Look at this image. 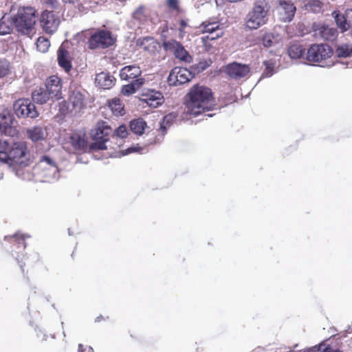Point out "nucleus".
Returning <instances> with one entry per match:
<instances>
[{"label": "nucleus", "instance_id": "nucleus-1", "mask_svg": "<svg viewBox=\"0 0 352 352\" xmlns=\"http://www.w3.org/2000/svg\"><path fill=\"white\" fill-rule=\"evenodd\" d=\"M30 153L24 142L9 144L0 142V166L10 168L19 177H23V169L29 166Z\"/></svg>", "mask_w": 352, "mask_h": 352}, {"label": "nucleus", "instance_id": "nucleus-2", "mask_svg": "<svg viewBox=\"0 0 352 352\" xmlns=\"http://www.w3.org/2000/svg\"><path fill=\"white\" fill-rule=\"evenodd\" d=\"M185 104L187 113L196 116L211 110L215 103L210 89L196 85L187 94Z\"/></svg>", "mask_w": 352, "mask_h": 352}, {"label": "nucleus", "instance_id": "nucleus-3", "mask_svg": "<svg viewBox=\"0 0 352 352\" xmlns=\"http://www.w3.org/2000/svg\"><path fill=\"white\" fill-rule=\"evenodd\" d=\"M270 6L267 0H255L245 17V25L250 30H257L268 21Z\"/></svg>", "mask_w": 352, "mask_h": 352}, {"label": "nucleus", "instance_id": "nucleus-4", "mask_svg": "<svg viewBox=\"0 0 352 352\" xmlns=\"http://www.w3.org/2000/svg\"><path fill=\"white\" fill-rule=\"evenodd\" d=\"M36 19V10L34 8H20L12 17L14 28L22 34L29 35L34 29Z\"/></svg>", "mask_w": 352, "mask_h": 352}, {"label": "nucleus", "instance_id": "nucleus-5", "mask_svg": "<svg viewBox=\"0 0 352 352\" xmlns=\"http://www.w3.org/2000/svg\"><path fill=\"white\" fill-rule=\"evenodd\" d=\"M111 131V128L107 122H98L91 131L90 134L94 142L90 145V149L93 151L107 149L105 143L109 140V135Z\"/></svg>", "mask_w": 352, "mask_h": 352}, {"label": "nucleus", "instance_id": "nucleus-6", "mask_svg": "<svg viewBox=\"0 0 352 352\" xmlns=\"http://www.w3.org/2000/svg\"><path fill=\"white\" fill-rule=\"evenodd\" d=\"M116 36L106 29H98L88 40V46L91 50H102L114 45Z\"/></svg>", "mask_w": 352, "mask_h": 352}, {"label": "nucleus", "instance_id": "nucleus-7", "mask_svg": "<svg viewBox=\"0 0 352 352\" xmlns=\"http://www.w3.org/2000/svg\"><path fill=\"white\" fill-rule=\"evenodd\" d=\"M333 54L331 48L326 44H314L308 50L306 60L310 64L316 65L331 58Z\"/></svg>", "mask_w": 352, "mask_h": 352}, {"label": "nucleus", "instance_id": "nucleus-8", "mask_svg": "<svg viewBox=\"0 0 352 352\" xmlns=\"http://www.w3.org/2000/svg\"><path fill=\"white\" fill-rule=\"evenodd\" d=\"M38 166L42 169L43 176L46 181L50 182L58 179L59 171L56 162L50 156L41 157Z\"/></svg>", "mask_w": 352, "mask_h": 352}, {"label": "nucleus", "instance_id": "nucleus-9", "mask_svg": "<svg viewBox=\"0 0 352 352\" xmlns=\"http://www.w3.org/2000/svg\"><path fill=\"white\" fill-rule=\"evenodd\" d=\"M60 16L53 11L45 10L41 16V25L43 30L47 34L54 33L60 24Z\"/></svg>", "mask_w": 352, "mask_h": 352}, {"label": "nucleus", "instance_id": "nucleus-10", "mask_svg": "<svg viewBox=\"0 0 352 352\" xmlns=\"http://www.w3.org/2000/svg\"><path fill=\"white\" fill-rule=\"evenodd\" d=\"M14 113L18 117L35 118L38 113L35 105L28 99H19L14 104Z\"/></svg>", "mask_w": 352, "mask_h": 352}, {"label": "nucleus", "instance_id": "nucleus-11", "mask_svg": "<svg viewBox=\"0 0 352 352\" xmlns=\"http://www.w3.org/2000/svg\"><path fill=\"white\" fill-rule=\"evenodd\" d=\"M193 76L190 71L184 67H175L168 76V82L170 85L177 86L189 82Z\"/></svg>", "mask_w": 352, "mask_h": 352}, {"label": "nucleus", "instance_id": "nucleus-12", "mask_svg": "<svg viewBox=\"0 0 352 352\" xmlns=\"http://www.w3.org/2000/svg\"><path fill=\"white\" fill-rule=\"evenodd\" d=\"M279 19L283 22H290L296 13V8L291 1L280 0L276 7Z\"/></svg>", "mask_w": 352, "mask_h": 352}, {"label": "nucleus", "instance_id": "nucleus-13", "mask_svg": "<svg viewBox=\"0 0 352 352\" xmlns=\"http://www.w3.org/2000/svg\"><path fill=\"white\" fill-rule=\"evenodd\" d=\"M228 75L234 79H240L246 77L250 72L249 65L239 63H232L226 69Z\"/></svg>", "mask_w": 352, "mask_h": 352}, {"label": "nucleus", "instance_id": "nucleus-14", "mask_svg": "<svg viewBox=\"0 0 352 352\" xmlns=\"http://www.w3.org/2000/svg\"><path fill=\"white\" fill-rule=\"evenodd\" d=\"M200 28L202 33L209 34L206 38L210 40H214L223 34L222 28H219V24L217 21H204L201 23Z\"/></svg>", "mask_w": 352, "mask_h": 352}, {"label": "nucleus", "instance_id": "nucleus-15", "mask_svg": "<svg viewBox=\"0 0 352 352\" xmlns=\"http://www.w3.org/2000/svg\"><path fill=\"white\" fill-rule=\"evenodd\" d=\"M45 91L56 100L61 98V80L56 76H52L46 80Z\"/></svg>", "mask_w": 352, "mask_h": 352}, {"label": "nucleus", "instance_id": "nucleus-16", "mask_svg": "<svg viewBox=\"0 0 352 352\" xmlns=\"http://www.w3.org/2000/svg\"><path fill=\"white\" fill-rule=\"evenodd\" d=\"M142 100L149 107L156 108L162 104L164 97L160 91L148 90L142 95Z\"/></svg>", "mask_w": 352, "mask_h": 352}, {"label": "nucleus", "instance_id": "nucleus-17", "mask_svg": "<svg viewBox=\"0 0 352 352\" xmlns=\"http://www.w3.org/2000/svg\"><path fill=\"white\" fill-rule=\"evenodd\" d=\"M69 144L72 146L74 151H82L87 148L85 134L82 132H73L69 138Z\"/></svg>", "mask_w": 352, "mask_h": 352}, {"label": "nucleus", "instance_id": "nucleus-18", "mask_svg": "<svg viewBox=\"0 0 352 352\" xmlns=\"http://www.w3.org/2000/svg\"><path fill=\"white\" fill-rule=\"evenodd\" d=\"M142 71L140 67L133 65L125 66L121 69L120 72V76L122 80L126 81H133L141 75Z\"/></svg>", "mask_w": 352, "mask_h": 352}, {"label": "nucleus", "instance_id": "nucleus-19", "mask_svg": "<svg viewBox=\"0 0 352 352\" xmlns=\"http://www.w3.org/2000/svg\"><path fill=\"white\" fill-rule=\"evenodd\" d=\"M115 78L109 73L102 72L96 76L95 82L98 87L104 89L111 88L115 84Z\"/></svg>", "mask_w": 352, "mask_h": 352}, {"label": "nucleus", "instance_id": "nucleus-20", "mask_svg": "<svg viewBox=\"0 0 352 352\" xmlns=\"http://www.w3.org/2000/svg\"><path fill=\"white\" fill-rule=\"evenodd\" d=\"M315 34L327 41H333L337 36V30L329 25L319 24L314 29Z\"/></svg>", "mask_w": 352, "mask_h": 352}, {"label": "nucleus", "instance_id": "nucleus-21", "mask_svg": "<svg viewBox=\"0 0 352 352\" xmlns=\"http://www.w3.org/2000/svg\"><path fill=\"white\" fill-rule=\"evenodd\" d=\"M136 45L149 54H154L157 50V42L153 37L146 36L139 38L136 41Z\"/></svg>", "mask_w": 352, "mask_h": 352}, {"label": "nucleus", "instance_id": "nucleus-22", "mask_svg": "<svg viewBox=\"0 0 352 352\" xmlns=\"http://www.w3.org/2000/svg\"><path fill=\"white\" fill-rule=\"evenodd\" d=\"M58 63L66 72H69L72 68L71 58L69 53L63 47H59L58 52Z\"/></svg>", "mask_w": 352, "mask_h": 352}, {"label": "nucleus", "instance_id": "nucleus-23", "mask_svg": "<svg viewBox=\"0 0 352 352\" xmlns=\"http://www.w3.org/2000/svg\"><path fill=\"white\" fill-rule=\"evenodd\" d=\"M69 102L76 113L80 112L85 107V96L80 91H73L69 97Z\"/></svg>", "mask_w": 352, "mask_h": 352}, {"label": "nucleus", "instance_id": "nucleus-24", "mask_svg": "<svg viewBox=\"0 0 352 352\" xmlns=\"http://www.w3.org/2000/svg\"><path fill=\"white\" fill-rule=\"evenodd\" d=\"M12 116L7 109H0V133H6L8 129L12 123Z\"/></svg>", "mask_w": 352, "mask_h": 352}, {"label": "nucleus", "instance_id": "nucleus-25", "mask_svg": "<svg viewBox=\"0 0 352 352\" xmlns=\"http://www.w3.org/2000/svg\"><path fill=\"white\" fill-rule=\"evenodd\" d=\"M28 138L32 142H38L45 139L46 135L45 130L41 126H35L27 129Z\"/></svg>", "mask_w": 352, "mask_h": 352}, {"label": "nucleus", "instance_id": "nucleus-26", "mask_svg": "<svg viewBox=\"0 0 352 352\" xmlns=\"http://www.w3.org/2000/svg\"><path fill=\"white\" fill-rule=\"evenodd\" d=\"M32 98L34 102L38 104H44L50 99L53 98L44 88H36L34 90L32 94Z\"/></svg>", "mask_w": 352, "mask_h": 352}, {"label": "nucleus", "instance_id": "nucleus-27", "mask_svg": "<svg viewBox=\"0 0 352 352\" xmlns=\"http://www.w3.org/2000/svg\"><path fill=\"white\" fill-rule=\"evenodd\" d=\"M12 17L9 15H4L0 19V35H5L11 33L14 28Z\"/></svg>", "mask_w": 352, "mask_h": 352}, {"label": "nucleus", "instance_id": "nucleus-28", "mask_svg": "<svg viewBox=\"0 0 352 352\" xmlns=\"http://www.w3.org/2000/svg\"><path fill=\"white\" fill-rule=\"evenodd\" d=\"M332 16L335 19L337 26L340 28L342 32H344L350 28V24L343 14H341L338 11H334L332 13Z\"/></svg>", "mask_w": 352, "mask_h": 352}, {"label": "nucleus", "instance_id": "nucleus-29", "mask_svg": "<svg viewBox=\"0 0 352 352\" xmlns=\"http://www.w3.org/2000/svg\"><path fill=\"white\" fill-rule=\"evenodd\" d=\"M146 122L142 119L133 120L130 123L131 130L136 134L142 135L144 133Z\"/></svg>", "mask_w": 352, "mask_h": 352}, {"label": "nucleus", "instance_id": "nucleus-30", "mask_svg": "<svg viewBox=\"0 0 352 352\" xmlns=\"http://www.w3.org/2000/svg\"><path fill=\"white\" fill-rule=\"evenodd\" d=\"M305 50L298 44L291 45L288 49V55L291 58H299L304 54Z\"/></svg>", "mask_w": 352, "mask_h": 352}, {"label": "nucleus", "instance_id": "nucleus-31", "mask_svg": "<svg viewBox=\"0 0 352 352\" xmlns=\"http://www.w3.org/2000/svg\"><path fill=\"white\" fill-rule=\"evenodd\" d=\"M143 82V79H137L135 82L124 85L122 89V93L125 96L131 95L135 93L136 87H138L140 85H142Z\"/></svg>", "mask_w": 352, "mask_h": 352}, {"label": "nucleus", "instance_id": "nucleus-32", "mask_svg": "<svg viewBox=\"0 0 352 352\" xmlns=\"http://www.w3.org/2000/svg\"><path fill=\"white\" fill-rule=\"evenodd\" d=\"M265 69L262 74L261 78H269L271 77L274 73L275 70V63L272 60H265L263 62Z\"/></svg>", "mask_w": 352, "mask_h": 352}, {"label": "nucleus", "instance_id": "nucleus-33", "mask_svg": "<svg viewBox=\"0 0 352 352\" xmlns=\"http://www.w3.org/2000/svg\"><path fill=\"white\" fill-rule=\"evenodd\" d=\"M109 107L116 115H122L124 110L121 100L118 98H113L109 102Z\"/></svg>", "mask_w": 352, "mask_h": 352}, {"label": "nucleus", "instance_id": "nucleus-34", "mask_svg": "<svg viewBox=\"0 0 352 352\" xmlns=\"http://www.w3.org/2000/svg\"><path fill=\"white\" fill-rule=\"evenodd\" d=\"M176 58H179L185 62H190L191 57L188 52L180 44L174 52Z\"/></svg>", "mask_w": 352, "mask_h": 352}, {"label": "nucleus", "instance_id": "nucleus-35", "mask_svg": "<svg viewBox=\"0 0 352 352\" xmlns=\"http://www.w3.org/2000/svg\"><path fill=\"white\" fill-rule=\"evenodd\" d=\"M336 53L339 57H347L352 53V44H343L338 47Z\"/></svg>", "mask_w": 352, "mask_h": 352}, {"label": "nucleus", "instance_id": "nucleus-36", "mask_svg": "<svg viewBox=\"0 0 352 352\" xmlns=\"http://www.w3.org/2000/svg\"><path fill=\"white\" fill-rule=\"evenodd\" d=\"M36 47L41 52H46L50 45V41L43 36H40L36 41Z\"/></svg>", "mask_w": 352, "mask_h": 352}, {"label": "nucleus", "instance_id": "nucleus-37", "mask_svg": "<svg viewBox=\"0 0 352 352\" xmlns=\"http://www.w3.org/2000/svg\"><path fill=\"white\" fill-rule=\"evenodd\" d=\"M179 45L180 43L177 41L170 40L163 43V47L166 51L174 53Z\"/></svg>", "mask_w": 352, "mask_h": 352}, {"label": "nucleus", "instance_id": "nucleus-38", "mask_svg": "<svg viewBox=\"0 0 352 352\" xmlns=\"http://www.w3.org/2000/svg\"><path fill=\"white\" fill-rule=\"evenodd\" d=\"M10 64L6 59H0V78L7 76L9 73Z\"/></svg>", "mask_w": 352, "mask_h": 352}, {"label": "nucleus", "instance_id": "nucleus-39", "mask_svg": "<svg viewBox=\"0 0 352 352\" xmlns=\"http://www.w3.org/2000/svg\"><path fill=\"white\" fill-rule=\"evenodd\" d=\"M128 131L126 127L124 125L120 126L116 131L114 135L117 138H124L127 136Z\"/></svg>", "mask_w": 352, "mask_h": 352}, {"label": "nucleus", "instance_id": "nucleus-40", "mask_svg": "<svg viewBox=\"0 0 352 352\" xmlns=\"http://www.w3.org/2000/svg\"><path fill=\"white\" fill-rule=\"evenodd\" d=\"M144 7L143 6H140L138 7L135 11L133 13V19H137L140 21H141L142 20H143L144 16Z\"/></svg>", "mask_w": 352, "mask_h": 352}, {"label": "nucleus", "instance_id": "nucleus-41", "mask_svg": "<svg viewBox=\"0 0 352 352\" xmlns=\"http://www.w3.org/2000/svg\"><path fill=\"white\" fill-rule=\"evenodd\" d=\"M25 237H26V236L25 234L16 233L14 235H13L12 236H10V238L11 239H14L15 241L17 242V243L23 245V248H25V245L24 241H25Z\"/></svg>", "mask_w": 352, "mask_h": 352}, {"label": "nucleus", "instance_id": "nucleus-42", "mask_svg": "<svg viewBox=\"0 0 352 352\" xmlns=\"http://www.w3.org/2000/svg\"><path fill=\"white\" fill-rule=\"evenodd\" d=\"M318 351L320 352H342L338 349H334L330 347L328 344L322 342L319 344Z\"/></svg>", "mask_w": 352, "mask_h": 352}, {"label": "nucleus", "instance_id": "nucleus-43", "mask_svg": "<svg viewBox=\"0 0 352 352\" xmlns=\"http://www.w3.org/2000/svg\"><path fill=\"white\" fill-rule=\"evenodd\" d=\"M174 118H175V116H173L172 113L166 115V116H164V119H163V122H162V125H161V129L163 131H165V129H166L165 125L170 124L173 122Z\"/></svg>", "mask_w": 352, "mask_h": 352}, {"label": "nucleus", "instance_id": "nucleus-44", "mask_svg": "<svg viewBox=\"0 0 352 352\" xmlns=\"http://www.w3.org/2000/svg\"><path fill=\"white\" fill-rule=\"evenodd\" d=\"M271 34H265L263 38V44L265 47H271L274 43Z\"/></svg>", "mask_w": 352, "mask_h": 352}, {"label": "nucleus", "instance_id": "nucleus-45", "mask_svg": "<svg viewBox=\"0 0 352 352\" xmlns=\"http://www.w3.org/2000/svg\"><path fill=\"white\" fill-rule=\"evenodd\" d=\"M143 149L144 148L140 147L139 146H133L130 148H128L126 150L122 151V153L123 155H127L134 152H141Z\"/></svg>", "mask_w": 352, "mask_h": 352}, {"label": "nucleus", "instance_id": "nucleus-46", "mask_svg": "<svg viewBox=\"0 0 352 352\" xmlns=\"http://www.w3.org/2000/svg\"><path fill=\"white\" fill-rule=\"evenodd\" d=\"M166 3L168 7L171 10H176L179 8L178 0H166Z\"/></svg>", "mask_w": 352, "mask_h": 352}, {"label": "nucleus", "instance_id": "nucleus-47", "mask_svg": "<svg viewBox=\"0 0 352 352\" xmlns=\"http://www.w3.org/2000/svg\"><path fill=\"white\" fill-rule=\"evenodd\" d=\"M187 25L188 23L186 21L182 19L179 21V31L181 36H183V34H184V29Z\"/></svg>", "mask_w": 352, "mask_h": 352}, {"label": "nucleus", "instance_id": "nucleus-48", "mask_svg": "<svg viewBox=\"0 0 352 352\" xmlns=\"http://www.w3.org/2000/svg\"><path fill=\"white\" fill-rule=\"evenodd\" d=\"M45 2L52 8H56L58 6V0H45Z\"/></svg>", "mask_w": 352, "mask_h": 352}, {"label": "nucleus", "instance_id": "nucleus-49", "mask_svg": "<svg viewBox=\"0 0 352 352\" xmlns=\"http://www.w3.org/2000/svg\"><path fill=\"white\" fill-rule=\"evenodd\" d=\"M78 352H94V351L91 346H88L83 349L82 344H80L78 345Z\"/></svg>", "mask_w": 352, "mask_h": 352}, {"label": "nucleus", "instance_id": "nucleus-50", "mask_svg": "<svg viewBox=\"0 0 352 352\" xmlns=\"http://www.w3.org/2000/svg\"><path fill=\"white\" fill-rule=\"evenodd\" d=\"M318 347L319 345L318 346H316L313 348L309 349L307 352H320L318 351Z\"/></svg>", "mask_w": 352, "mask_h": 352}, {"label": "nucleus", "instance_id": "nucleus-51", "mask_svg": "<svg viewBox=\"0 0 352 352\" xmlns=\"http://www.w3.org/2000/svg\"><path fill=\"white\" fill-rule=\"evenodd\" d=\"M65 3H74L77 1H78L79 0H63Z\"/></svg>", "mask_w": 352, "mask_h": 352}, {"label": "nucleus", "instance_id": "nucleus-52", "mask_svg": "<svg viewBox=\"0 0 352 352\" xmlns=\"http://www.w3.org/2000/svg\"><path fill=\"white\" fill-rule=\"evenodd\" d=\"M331 65H333V63H331V64H324V65H320V66H321V67H331Z\"/></svg>", "mask_w": 352, "mask_h": 352}, {"label": "nucleus", "instance_id": "nucleus-53", "mask_svg": "<svg viewBox=\"0 0 352 352\" xmlns=\"http://www.w3.org/2000/svg\"><path fill=\"white\" fill-rule=\"evenodd\" d=\"M340 65H346V67H348V65H349L350 63H349L340 62Z\"/></svg>", "mask_w": 352, "mask_h": 352}, {"label": "nucleus", "instance_id": "nucleus-54", "mask_svg": "<svg viewBox=\"0 0 352 352\" xmlns=\"http://www.w3.org/2000/svg\"><path fill=\"white\" fill-rule=\"evenodd\" d=\"M314 4V5H317V7H318V8L320 7V6H319V1H316Z\"/></svg>", "mask_w": 352, "mask_h": 352}, {"label": "nucleus", "instance_id": "nucleus-55", "mask_svg": "<svg viewBox=\"0 0 352 352\" xmlns=\"http://www.w3.org/2000/svg\"><path fill=\"white\" fill-rule=\"evenodd\" d=\"M306 6H309L310 8V9H312L311 7H312V4L311 3H309L308 5H307Z\"/></svg>", "mask_w": 352, "mask_h": 352}, {"label": "nucleus", "instance_id": "nucleus-56", "mask_svg": "<svg viewBox=\"0 0 352 352\" xmlns=\"http://www.w3.org/2000/svg\"><path fill=\"white\" fill-rule=\"evenodd\" d=\"M207 116H208V117H212V114H208V115H207Z\"/></svg>", "mask_w": 352, "mask_h": 352}, {"label": "nucleus", "instance_id": "nucleus-57", "mask_svg": "<svg viewBox=\"0 0 352 352\" xmlns=\"http://www.w3.org/2000/svg\"><path fill=\"white\" fill-rule=\"evenodd\" d=\"M69 234L71 235L70 229H68Z\"/></svg>", "mask_w": 352, "mask_h": 352}, {"label": "nucleus", "instance_id": "nucleus-58", "mask_svg": "<svg viewBox=\"0 0 352 352\" xmlns=\"http://www.w3.org/2000/svg\"><path fill=\"white\" fill-rule=\"evenodd\" d=\"M96 321H99V317H97V318H96Z\"/></svg>", "mask_w": 352, "mask_h": 352}]
</instances>
